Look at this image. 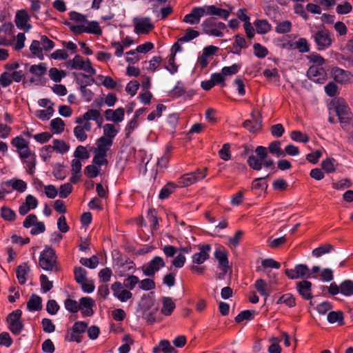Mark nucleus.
<instances>
[{
	"mask_svg": "<svg viewBox=\"0 0 353 353\" xmlns=\"http://www.w3.org/2000/svg\"><path fill=\"white\" fill-rule=\"evenodd\" d=\"M230 14V11L219 8L214 5L194 7L192 8L190 13L185 16L183 22H199L200 19L203 16H214L227 20Z\"/></svg>",
	"mask_w": 353,
	"mask_h": 353,
	"instance_id": "obj_1",
	"label": "nucleus"
},
{
	"mask_svg": "<svg viewBox=\"0 0 353 353\" xmlns=\"http://www.w3.org/2000/svg\"><path fill=\"white\" fill-rule=\"evenodd\" d=\"M227 27L225 23H202V30L205 34L216 37H223Z\"/></svg>",
	"mask_w": 353,
	"mask_h": 353,
	"instance_id": "obj_11",
	"label": "nucleus"
},
{
	"mask_svg": "<svg viewBox=\"0 0 353 353\" xmlns=\"http://www.w3.org/2000/svg\"><path fill=\"white\" fill-rule=\"evenodd\" d=\"M80 263L84 266H86L91 269H94L97 266L99 263V260L97 256L93 255L89 259L81 258L80 260Z\"/></svg>",
	"mask_w": 353,
	"mask_h": 353,
	"instance_id": "obj_54",
	"label": "nucleus"
},
{
	"mask_svg": "<svg viewBox=\"0 0 353 353\" xmlns=\"http://www.w3.org/2000/svg\"><path fill=\"white\" fill-rule=\"evenodd\" d=\"M64 305L65 309L71 313H77L81 309L77 301L70 298L65 300Z\"/></svg>",
	"mask_w": 353,
	"mask_h": 353,
	"instance_id": "obj_39",
	"label": "nucleus"
},
{
	"mask_svg": "<svg viewBox=\"0 0 353 353\" xmlns=\"http://www.w3.org/2000/svg\"><path fill=\"white\" fill-rule=\"evenodd\" d=\"M331 75L335 82L341 85H347L353 82V74L350 71L339 67L332 68Z\"/></svg>",
	"mask_w": 353,
	"mask_h": 353,
	"instance_id": "obj_8",
	"label": "nucleus"
},
{
	"mask_svg": "<svg viewBox=\"0 0 353 353\" xmlns=\"http://www.w3.org/2000/svg\"><path fill=\"white\" fill-rule=\"evenodd\" d=\"M161 312L165 316H170L175 308V303L171 297L164 296L161 299Z\"/></svg>",
	"mask_w": 353,
	"mask_h": 353,
	"instance_id": "obj_19",
	"label": "nucleus"
},
{
	"mask_svg": "<svg viewBox=\"0 0 353 353\" xmlns=\"http://www.w3.org/2000/svg\"><path fill=\"white\" fill-rule=\"evenodd\" d=\"M10 183L12 189L19 192H23L27 188L26 183L21 179H14L10 181Z\"/></svg>",
	"mask_w": 353,
	"mask_h": 353,
	"instance_id": "obj_60",
	"label": "nucleus"
},
{
	"mask_svg": "<svg viewBox=\"0 0 353 353\" xmlns=\"http://www.w3.org/2000/svg\"><path fill=\"white\" fill-rule=\"evenodd\" d=\"M285 275L290 279H297L299 278H310L311 272L309 268L305 264L296 265L294 269H286Z\"/></svg>",
	"mask_w": 353,
	"mask_h": 353,
	"instance_id": "obj_9",
	"label": "nucleus"
},
{
	"mask_svg": "<svg viewBox=\"0 0 353 353\" xmlns=\"http://www.w3.org/2000/svg\"><path fill=\"white\" fill-rule=\"evenodd\" d=\"M332 103L341 128L345 130H348L352 125L353 118L350 108L342 98H338L334 100Z\"/></svg>",
	"mask_w": 353,
	"mask_h": 353,
	"instance_id": "obj_2",
	"label": "nucleus"
},
{
	"mask_svg": "<svg viewBox=\"0 0 353 353\" xmlns=\"http://www.w3.org/2000/svg\"><path fill=\"white\" fill-rule=\"evenodd\" d=\"M325 92L327 96L333 97L339 94V88L334 82H330L325 86Z\"/></svg>",
	"mask_w": 353,
	"mask_h": 353,
	"instance_id": "obj_57",
	"label": "nucleus"
},
{
	"mask_svg": "<svg viewBox=\"0 0 353 353\" xmlns=\"http://www.w3.org/2000/svg\"><path fill=\"white\" fill-rule=\"evenodd\" d=\"M82 335L79 334L78 332H74L72 328V331L68 332L65 336V340L69 342H77L79 343L82 341Z\"/></svg>",
	"mask_w": 353,
	"mask_h": 353,
	"instance_id": "obj_59",
	"label": "nucleus"
},
{
	"mask_svg": "<svg viewBox=\"0 0 353 353\" xmlns=\"http://www.w3.org/2000/svg\"><path fill=\"white\" fill-rule=\"evenodd\" d=\"M254 311L250 310H243L236 317L235 322L236 323H240L244 320H252L254 319Z\"/></svg>",
	"mask_w": 353,
	"mask_h": 353,
	"instance_id": "obj_50",
	"label": "nucleus"
},
{
	"mask_svg": "<svg viewBox=\"0 0 353 353\" xmlns=\"http://www.w3.org/2000/svg\"><path fill=\"white\" fill-rule=\"evenodd\" d=\"M159 346L161 350L163 353H176L175 349L170 345V343L168 340H162L159 342Z\"/></svg>",
	"mask_w": 353,
	"mask_h": 353,
	"instance_id": "obj_64",
	"label": "nucleus"
},
{
	"mask_svg": "<svg viewBox=\"0 0 353 353\" xmlns=\"http://www.w3.org/2000/svg\"><path fill=\"white\" fill-rule=\"evenodd\" d=\"M243 126L250 132L255 133L261 129V121L248 119L243 123Z\"/></svg>",
	"mask_w": 353,
	"mask_h": 353,
	"instance_id": "obj_25",
	"label": "nucleus"
},
{
	"mask_svg": "<svg viewBox=\"0 0 353 353\" xmlns=\"http://www.w3.org/2000/svg\"><path fill=\"white\" fill-rule=\"evenodd\" d=\"M321 168L326 173H333L336 171V160L334 158H327L321 162Z\"/></svg>",
	"mask_w": 353,
	"mask_h": 353,
	"instance_id": "obj_26",
	"label": "nucleus"
},
{
	"mask_svg": "<svg viewBox=\"0 0 353 353\" xmlns=\"http://www.w3.org/2000/svg\"><path fill=\"white\" fill-rule=\"evenodd\" d=\"M94 81V79L92 78L90 82H88L86 84L81 85L80 86V91L81 92V94L84 99L88 102L90 101L92 99L94 94L90 89H88L86 86L90 85L91 83H93Z\"/></svg>",
	"mask_w": 353,
	"mask_h": 353,
	"instance_id": "obj_45",
	"label": "nucleus"
},
{
	"mask_svg": "<svg viewBox=\"0 0 353 353\" xmlns=\"http://www.w3.org/2000/svg\"><path fill=\"white\" fill-rule=\"evenodd\" d=\"M30 50L34 56L37 57L40 59H43V48L40 41L33 40L30 46Z\"/></svg>",
	"mask_w": 353,
	"mask_h": 353,
	"instance_id": "obj_31",
	"label": "nucleus"
},
{
	"mask_svg": "<svg viewBox=\"0 0 353 353\" xmlns=\"http://www.w3.org/2000/svg\"><path fill=\"white\" fill-rule=\"evenodd\" d=\"M106 156L105 153L99 152L94 150V156L92 159V163L96 166H101L103 165L108 164V160L106 159Z\"/></svg>",
	"mask_w": 353,
	"mask_h": 353,
	"instance_id": "obj_47",
	"label": "nucleus"
},
{
	"mask_svg": "<svg viewBox=\"0 0 353 353\" xmlns=\"http://www.w3.org/2000/svg\"><path fill=\"white\" fill-rule=\"evenodd\" d=\"M11 143L17 148L19 156L21 160L28 159L35 155L29 148V141L23 139L21 136H17L12 139Z\"/></svg>",
	"mask_w": 353,
	"mask_h": 353,
	"instance_id": "obj_6",
	"label": "nucleus"
},
{
	"mask_svg": "<svg viewBox=\"0 0 353 353\" xmlns=\"http://www.w3.org/2000/svg\"><path fill=\"white\" fill-rule=\"evenodd\" d=\"M263 161L254 155L248 157L247 163L249 166L254 170H261L263 167Z\"/></svg>",
	"mask_w": 353,
	"mask_h": 353,
	"instance_id": "obj_37",
	"label": "nucleus"
},
{
	"mask_svg": "<svg viewBox=\"0 0 353 353\" xmlns=\"http://www.w3.org/2000/svg\"><path fill=\"white\" fill-rule=\"evenodd\" d=\"M52 147L54 150L61 154L66 153L70 149L69 145H68L63 140L61 139H54Z\"/></svg>",
	"mask_w": 353,
	"mask_h": 353,
	"instance_id": "obj_34",
	"label": "nucleus"
},
{
	"mask_svg": "<svg viewBox=\"0 0 353 353\" xmlns=\"http://www.w3.org/2000/svg\"><path fill=\"white\" fill-rule=\"evenodd\" d=\"M207 168L197 169L195 172L185 174L177 179L178 187H188L196 181L204 179L206 176Z\"/></svg>",
	"mask_w": 353,
	"mask_h": 353,
	"instance_id": "obj_5",
	"label": "nucleus"
},
{
	"mask_svg": "<svg viewBox=\"0 0 353 353\" xmlns=\"http://www.w3.org/2000/svg\"><path fill=\"white\" fill-rule=\"evenodd\" d=\"M165 266L163 259L159 256H155L148 263L143 265L141 268L144 275L149 277H154L156 272Z\"/></svg>",
	"mask_w": 353,
	"mask_h": 353,
	"instance_id": "obj_7",
	"label": "nucleus"
},
{
	"mask_svg": "<svg viewBox=\"0 0 353 353\" xmlns=\"http://www.w3.org/2000/svg\"><path fill=\"white\" fill-rule=\"evenodd\" d=\"M46 67L45 63H41L39 65H32L30 68V72L34 74L37 77H41L46 73Z\"/></svg>",
	"mask_w": 353,
	"mask_h": 353,
	"instance_id": "obj_51",
	"label": "nucleus"
},
{
	"mask_svg": "<svg viewBox=\"0 0 353 353\" xmlns=\"http://www.w3.org/2000/svg\"><path fill=\"white\" fill-rule=\"evenodd\" d=\"M139 288L143 290L148 291L155 288L156 284L153 279L150 278L139 280L138 283Z\"/></svg>",
	"mask_w": 353,
	"mask_h": 353,
	"instance_id": "obj_42",
	"label": "nucleus"
},
{
	"mask_svg": "<svg viewBox=\"0 0 353 353\" xmlns=\"http://www.w3.org/2000/svg\"><path fill=\"white\" fill-rule=\"evenodd\" d=\"M39 265L41 268L47 271H59L57 262V255L55 250L51 247H46L41 252L39 261Z\"/></svg>",
	"mask_w": 353,
	"mask_h": 353,
	"instance_id": "obj_3",
	"label": "nucleus"
},
{
	"mask_svg": "<svg viewBox=\"0 0 353 353\" xmlns=\"http://www.w3.org/2000/svg\"><path fill=\"white\" fill-rule=\"evenodd\" d=\"M103 136L102 137H105L106 139H110L113 141V139L116 137L118 133V130L115 128L114 124L112 123H106L103 127Z\"/></svg>",
	"mask_w": 353,
	"mask_h": 353,
	"instance_id": "obj_27",
	"label": "nucleus"
},
{
	"mask_svg": "<svg viewBox=\"0 0 353 353\" xmlns=\"http://www.w3.org/2000/svg\"><path fill=\"white\" fill-rule=\"evenodd\" d=\"M153 28V23H136L134 32L138 34H148Z\"/></svg>",
	"mask_w": 353,
	"mask_h": 353,
	"instance_id": "obj_48",
	"label": "nucleus"
},
{
	"mask_svg": "<svg viewBox=\"0 0 353 353\" xmlns=\"http://www.w3.org/2000/svg\"><path fill=\"white\" fill-rule=\"evenodd\" d=\"M334 248L332 245L324 244L313 250L312 255L316 257H320L323 254L330 252Z\"/></svg>",
	"mask_w": 353,
	"mask_h": 353,
	"instance_id": "obj_41",
	"label": "nucleus"
},
{
	"mask_svg": "<svg viewBox=\"0 0 353 353\" xmlns=\"http://www.w3.org/2000/svg\"><path fill=\"white\" fill-rule=\"evenodd\" d=\"M253 48L255 56L259 58H264L268 53V49L259 43H254Z\"/></svg>",
	"mask_w": 353,
	"mask_h": 353,
	"instance_id": "obj_63",
	"label": "nucleus"
},
{
	"mask_svg": "<svg viewBox=\"0 0 353 353\" xmlns=\"http://www.w3.org/2000/svg\"><path fill=\"white\" fill-rule=\"evenodd\" d=\"M123 341L125 343L119 347V353H128L130 350V345L133 344L134 341L129 334H125Z\"/></svg>",
	"mask_w": 353,
	"mask_h": 353,
	"instance_id": "obj_53",
	"label": "nucleus"
},
{
	"mask_svg": "<svg viewBox=\"0 0 353 353\" xmlns=\"http://www.w3.org/2000/svg\"><path fill=\"white\" fill-rule=\"evenodd\" d=\"M50 127L54 133L60 134L64 130L65 123L61 118L57 117L51 120Z\"/></svg>",
	"mask_w": 353,
	"mask_h": 353,
	"instance_id": "obj_32",
	"label": "nucleus"
},
{
	"mask_svg": "<svg viewBox=\"0 0 353 353\" xmlns=\"http://www.w3.org/2000/svg\"><path fill=\"white\" fill-rule=\"evenodd\" d=\"M285 304L290 307H294L296 305V300L294 296L290 294H283L276 301V304Z\"/></svg>",
	"mask_w": 353,
	"mask_h": 353,
	"instance_id": "obj_29",
	"label": "nucleus"
},
{
	"mask_svg": "<svg viewBox=\"0 0 353 353\" xmlns=\"http://www.w3.org/2000/svg\"><path fill=\"white\" fill-rule=\"evenodd\" d=\"M41 283V289L43 293L50 291L53 287L52 281L48 280V278L45 274H41L39 277Z\"/></svg>",
	"mask_w": 353,
	"mask_h": 353,
	"instance_id": "obj_52",
	"label": "nucleus"
},
{
	"mask_svg": "<svg viewBox=\"0 0 353 353\" xmlns=\"http://www.w3.org/2000/svg\"><path fill=\"white\" fill-rule=\"evenodd\" d=\"M273 279L270 280L268 283L262 279H257L254 283V288L256 291L265 299L272 293V285L277 283L276 275L273 274Z\"/></svg>",
	"mask_w": 353,
	"mask_h": 353,
	"instance_id": "obj_10",
	"label": "nucleus"
},
{
	"mask_svg": "<svg viewBox=\"0 0 353 353\" xmlns=\"http://www.w3.org/2000/svg\"><path fill=\"white\" fill-rule=\"evenodd\" d=\"M290 138L297 142L306 143L309 141L310 138L307 134L303 133L299 130H293L290 133Z\"/></svg>",
	"mask_w": 353,
	"mask_h": 353,
	"instance_id": "obj_35",
	"label": "nucleus"
},
{
	"mask_svg": "<svg viewBox=\"0 0 353 353\" xmlns=\"http://www.w3.org/2000/svg\"><path fill=\"white\" fill-rule=\"evenodd\" d=\"M125 110L123 108H119L116 110L108 109L104 112V117L107 121L114 123H120L124 119Z\"/></svg>",
	"mask_w": 353,
	"mask_h": 353,
	"instance_id": "obj_15",
	"label": "nucleus"
},
{
	"mask_svg": "<svg viewBox=\"0 0 353 353\" xmlns=\"http://www.w3.org/2000/svg\"><path fill=\"white\" fill-rule=\"evenodd\" d=\"M29 271H30V268L28 265V264L26 263H23L21 265H19L17 268L16 274H17V278L18 279L19 284L23 285L26 283V280H27L26 275Z\"/></svg>",
	"mask_w": 353,
	"mask_h": 353,
	"instance_id": "obj_22",
	"label": "nucleus"
},
{
	"mask_svg": "<svg viewBox=\"0 0 353 353\" xmlns=\"http://www.w3.org/2000/svg\"><path fill=\"white\" fill-rule=\"evenodd\" d=\"M84 174L89 178H95L99 174V170L95 165H89L85 168Z\"/></svg>",
	"mask_w": 353,
	"mask_h": 353,
	"instance_id": "obj_62",
	"label": "nucleus"
},
{
	"mask_svg": "<svg viewBox=\"0 0 353 353\" xmlns=\"http://www.w3.org/2000/svg\"><path fill=\"white\" fill-rule=\"evenodd\" d=\"M64 65L70 70H83L90 76L96 74V70L92 67L90 60L89 59L84 60L83 57L79 54H77L72 59L65 61Z\"/></svg>",
	"mask_w": 353,
	"mask_h": 353,
	"instance_id": "obj_4",
	"label": "nucleus"
},
{
	"mask_svg": "<svg viewBox=\"0 0 353 353\" xmlns=\"http://www.w3.org/2000/svg\"><path fill=\"white\" fill-rule=\"evenodd\" d=\"M74 156L77 159L85 160L89 159L90 153L85 147L83 145H79L76 148V150L74 152Z\"/></svg>",
	"mask_w": 353,
	"mask_h": 353,
	"instance_id": "obj_43",
	"label": "nucleus"
},
{
	"mask_svg": "<svg viewBox=\"0 0 353 353\" xmlns=\"http://www.w3.org/2000/svg\"><path fill=\"white\" fill-rule=\"evenodd\" d=\"M214 256L219 261V267L223 272V276H225L230 269L227 251L225 249L216 250Z\"/></svg>",
	"mask_w": 353,
	"mask_h": 353,
	"instance_id": "obj_13",
	"label": "nucleus"
},
{
	"mask_svg": "<svg viewBox=\"0 0 353 353\" xmlns=\"http://www.w3.org/2000/svg\"><path fill=\"white\" fill-rule=\"evenodd\" d=\"M53 112L54 109L51 106H49L47 107V108L45 110H37L36 112V116L43 121L48 120L53 114Z\"/></svg>",
	"mask_w": 353,
	"mask_h": 353,
	"instance_id": "obj_55",
	"label": "nucleus"
},
{
	"mask_svg": "<svg viewBox=\"0 0 353 353\" xmlns=\"http://www.w3.org/2000/svg\"><path fill=\"white\" fill-rule=\"evenodd\" d=\"M74 274L77 283L80 284L86 281L87 271L84 268L81 267L75 268L74 270Z\"/></svg>",
	"mask_w": 353,
	"mask_h": 353,
	"instance_id": "obj_49",
	"label": "nucleus"
},
{
	"mask_svg": "<svg viewBox=\"0 0 353 353\" xmlns=\"http://www.w3.org/2000/svg\"><path fill=\"white\" fill-rule=\"evenodd\" d=\"M65 76L66 72L64 70H59L56 68H52L49 70L50 78L56 83L60 82Z\"/></svg>",
	"mask_w": 353,
	"mask_h": 353,
	"instance_id": "obj_36",
	"label": "nucleus"
},
{
	"mask_svg": "<svg viewBox=\"0 0 353 353\" xmlns=\"http://www.w3.org/2000/svg\"><path fill=\"white\" fill-rule=\"evenodd\" d=\"M327 321L330 323H338L339 325L344 324L343 312L342 311H332L327 314Z\"/></svg>",
	"mask_w": 353,
	"mask_h": 353,
	"instance_id": "obj_24",
	"label": "nucleus"
},
{
	"mask_svg": "<svg viewBox=\"0 0 353 353\" xmlns=\"http://www.w3.org/2000/svg\"><path fill=\"white\" fill-rule=\"evenodd\" d=\"M1 216L6 221H13L16 219V214L10 208L3 206L1 208Z\"/></svg>",
	"mask_w": 353,
	"mask_h": 353,
	"instance_id": "obj_44",
	"label": "nucleus"
},
{
	"mask_svg": "<svg viewBox=\"0 0 353 353\" xmlns=\"http://www.w3.org/2000/svg\"><path fill=\"white\" fill-rule=\"evenodd\" d=\"M210 249V245L208 244L199 247V252L192 255V262L199 265L203 263L209 258L208 252Z\"/></svg>",
	"mask_w": 353,
	"mask_h": 353,
	"instance_id": "obj_18",
	"label": "nucleus"
},
{
	"mask_svg": "<svg viewBox=\"0 0 353 353\" xmlns=\"http://www.w3.org/2000/svg\"><path fill=\"white\" fill-rule=\"evenodd\" d=\"M199 35L197 30H194L190 28L185 30L184 34L179 39L180 42H189Z\"/></svg>",
	"mask_w": 353,
	"mask_h": 353,
	"instance_id": "obj_33",
	"label": "nucleus"
},
{
	"mask_svg": "<svg viewBox=\"0 0 353 353\" xmlns=\"http://www.w3.org/2000/svg\"><path fill=\"white\" fill-rule=\"evenodd\" d=\"M314 40L319 50L327 48L332 44L330 33L327 30H319L314 35Z\"/></svg>",
	"mask_w": 353,
	"mask_h": 353,
	"instance_id": "obj_14",
	"label": "nucleus"
},
{
	"mask_svg": "<svg viewBox=\"0 0 353 353\" xmlns=\"http://www.w3.org/2000/svg\"><path fill=\"white\" fill-rule=\"evenodd\" d=\"M22 161L26 165V169L27 173L32 176L35 172L36 154Z\"/></svg>",
	"mask_w": 353,
	"mask_h": 353,
	"instance_id": "obj_40",
	"label": "nucleus"
},
{
	"mask_svg": "<svg viewBox=\"0 0 353 353\" xmlns=\"http://www.w3.org/2000/svg\"><path fill=\"white\" fill-rule=\"evenodd\" d=\"M308 77L316 83H323L325 80V72L322 68L312 65L307 72Z\"/></svg>",
	"mask_w": 353,
	"mask_h": 353,
	"instance_id": "obj_17",
	"label": "nucleus"
},
{
	"mask_svg": "<svg viewBox=\"0 0 353 353\" xmlns=\"http://www.w3.org/2000/svg\"><path fill=\"white\" fill-rule=\"evenodd\" d=\"M296 290L299 294L305 300H311L312 294V283L310 281L303 280L296 283Z\"/></svg>",
	"mask_w": 353,
	"mask_h": 353,
	"instance_id": "obj_16",
	"label": "nucleus"
},
{
	"mask_svg": "<svg viewBox=\"0 0 353 353\" xmlns=\"http://www.w3.org/2000/svg\"><path fill=\"white\" fill-rule=\"evenodd\" d=\"M341 293L346 296L353 295V281L345 280L340 284Z\"/></svg>",
	"mask_w": 353,
	"mask_h": 353,
	"instance_id": "obj_30",
	"label": "nucleus"
},
{
	"mask_svg": "<svg viewBox=\"0 0 353 353\" xmlns=\"http://www.w3.org/2000/svg\"><path fill=\"white\" fill-rule=\"evenodd\" d=\"M112 143L113 141L110 140V139H109L101 137L97 140L96 144L97 147L94 149V150L107 154V152L110 148L112 145Z\"/></svg>",
	"mask_w": 353,
	"mask_h": 353,
	"instance_id": "obj_21",
	"label": "nucleus"
},
{
	"mask_svg": "<svg viewBox=\"0 0 353 353\" xmlns=\"http://www.w3.org/2000/svg\"><path fill=\"white\" fill-rule=\"evenodd\" d=\"M139 283V279L138 276L134 275H129L127 278L123 280V285L129 291L132 290Z\"/></svg>",
	"mask_w": 353,
	"mask_h": 353,
	"instance_id": "obj_38",
	"label": "nucleus"
},
{
	"mask_svg": "<svg viewBox=\"0 0 353 353\" xmlns=\"http://www.w3.org/2000/svg\"><path fill=\"white\" fill-rule=\"evenodd\" d=\"M69 18L72 22H97V21H88L86 17L75 11L69 13Z\"/></svg>",
	"mask_w": 353,
	"mask_h": 353,
	"instance_id": "obj_56",
	"label": "nucleus"
},
{
	"mask_svg": "<svg viewBox=\"0 0 353 353\" xmlns=\"http://www.w3.org/2000/svg\"><path fill=\"white\" fill-rule=\"evenodd\" d=\"M119 281L114 282L111 285L113 295L121 302H125L132 297V294Z\"/></svg>",
	"mask_w": 353,
	"mask_h": 353,
	"instance_id": "obj_12",
	"label": "nucleus"
},
{
	"mask_svg": "<svg viewBox=\"0 0 353 353\" xmlns=\"http://www.w3.org/2000/svg\"><path fill=\"white\" fill-rule=\"evenodd\" d=\"M85 132L86 131L80 125H77L74 128V134L77 139L81 142L85 141L88 138V135Z\"/></svg>",
	"mask_w": 353,
	"mask_h": 353,
	"instance_id": "obj_58",
	"label": "nucleus"
},
{
	"mask_svg": "<svg viewBox=\"0 0 353 353\" xmlns=\"http://www.w3.org/2000/svg\"><path fill=\"white\" fill-rule=\"evenodd\" d=\"M27 308L30 312L41 310L42 308V299L35 294H32L27 303Z\"/></svg>",
	"mask_w": 353,
	"mask_h": 353,
	"instance_id": "obj_20",
	"label": "nucleus"
},
{
	"mask_svg": "<svg viewBox=\"0 0 353 353\" xmlns=\"http://www.w3.org/2000/svg\"><path fill=\"white\" fill-rule=\"evenodd\" d=\"M172 150V146L171 144H168L165 146V150L163 155L158 159L157 166L161 169L165 168L170 161L171 157V152Z\"/></svg>",
	"mask_w": 353,
	"mask_h": 353,
	"instance_id": "obj_23",
	"label": "nucleus"
},
{
	"mask_svg": "<svg viewBox=\"0 0 353 353\" xmlns=\"http://www.w3.org/2000/svg\"><path fill=\"white\" fill-rule=\"evenodd\" d=\"M176 185L173 183H167L161 190L159 197L161 199H167L172 193Z\"/></svg>",
	"mask_w": 353,
	"mask_h": 353,
	"instance_id": "obj_46",
	"label": "nucleus"
},
{
	"mask_svg": "<svg viewBox=\"0 0 353 353\" xmlns=\"http://www.w3.org/2000/svg\"><path fill=\"white\" fill-rule=\"evenodd\" d=\"M268 150L272 154L275 155L277 157L285 156V152L281 148V141H279L271 142L269 144Z\"/></svg>",
	"mask_w": 353,
	"mask_h": 353,
	"instance_id": "obj_28",
	"label": "nucleus"
},
{
	"mask_svg": "<svg viewBox=\"0 0 353 353\" xmlns=\"http://www.w3.org/2000/svg\"><path fill=\"white\" fill-rule=\"evenodd\" d=\"M30 19V16L28 14L27 10H19L16 12L14 22H28Z\"/></svg>",
	"mask_w": 353,
	"mask_h": 353,
	"instance_id": "obj_61",
	"label": "nucleus"
}]
</instances>
